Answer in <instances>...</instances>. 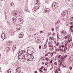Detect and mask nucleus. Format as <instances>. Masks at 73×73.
<instances>
[{
	"label": "nucleus",
	"instance_id": "nucleus-47",
	"mask_svg": "<svg viewBox=\"0 0 73 73\" xmlns=\"http://www.w3.org/2000/svg\"><path fill=\"white\" fill-rule=\"evenodd\" d=\"M59 36H60V35H59V34H57V37H59Z\"/></svg>",
	"mask_w": 73,
	"mask_h": 73
},
{
	"label": "nucleus",
	"instance_id": "nucleus-18",
	"mask_svg": "<svg viewBox=\"0 0 73 73\" xmlns=\"http://www.w3.org/2000/svg\"><path fill=\"white\" fill-rule=\"evenodd\" d=\"M6 50H7V51L8 52L9 51V50H10V49H9V47H7L6 48Z\"/></svg>",
	"mask_w": 73,
	"mask_h": 73
},
{
	"label": "nucleus",
	"instance_id": "nucleus-45",
	"mask_svg": "<svg viewBox=\"0 0 73 73\" xmlns=\"http://www.w3.org/2000/svg\"><path fill=\"white\" fill-rule=\"evenodd\" d=\"M39 49H41V46H39Z\"/></svg>",
	"mask_w": 73,
	"mask_h": 73
},
{
	"label": "nucleus",
	"instance_id": "nucleus-39",
	"mask_svg": "<svg viewBox=\"0 0 73 73\" xmlns=\"http://www.w3.org/2000/svg\"><path fill=\"white\" fill-rule=\"evenodd\" d=\"M10 5L11 6H13V5H14V4L13 3V5L12 4V3H11L10 4Z\"/></svg>",
	"mask_w": 73,
	"mask_h": 73
},
{
	"label": "nucleus",
	"instance_id": "nucleus-34",
	"mask_svg": "<svg viewBox=\"0 0 73 73\" xmlns=\"http://www.w3.org/2000/svg\"><path fill=\"white\" fill-rule=\"evenodd\" d=\"M18 70H19V68H17V69H16V71L17 72V71H18Z\"/></svg>",
	"mask_w": 73,
	"mask_h": 73
},
{
	"label": "nucleus",
	"instance_id": "nucleus-43",
	"mask_svg": "<svg viewBox=\"0 0 73 73\" xmlns=\"http://www.w3.org/2000/svg\"><path fill=\"white\" fill-rule=\"evenodd\" d=\"M67 57V55H66L64 56V58H66Z\"/></svg>",
	"mask_w": 73,
	"mask_h": 73
},
{
	"label": "nucleus",
	"instance_id": "nucleus-27",
	"mask_svg": "<svg viewBox=\"0 0 73 73\" xmlns=\"http://www.w3.org/2000/svg\"><path fill=\"white\" fill-rule=\"evenodd\" d=\"M44 68V66H42L40 68V69H43V68Z\"/></svg>",
	"mask_w": 73,
	"mask_h": 73
},
{
	"label": "nucleus",
	"instance_id": "nucleus-26",
	"mask_svg": "<svg viewBox=\"0 0 73 73\" xmlns=\"http://www.w3.org/2000/svg\"><path fill=\"white\" fill-rule=\"evenodd\" d=\"M13 23H16V20H14V19H13Z\"/></svg>",
	"mask_w": 73,
	"mask_h": 73
},
{
	"label": "nucleus",
	"instance_id": "nucleus-38",
	"mask_svg": "<svg viewBox=\"0 0 73 73\" xmlns=\"http://www.w3.org/2000/svg\"><path fill=\"white\" fill-rule=\"evenodd\" d=\"M52 31H54V29L53 28L51 29Z\"/></svg>",
	"mask_w": 73,
	"mask_h": 73
},
{
	"label": "nucleus",
	"instance_id": "nucleus-3",
	"mask_svg": "<svg viewBox=\"0 0 73 73\" xmlns=\"http://www.w3.org/2000/svg\"><path fill=\"white\" fill-rule=\"evenodd\" d=\"M1 38L3 40H4L6 38V35L4 33L2 34L1 35Z\"/></svg>",
	"mask_w": 73,
	"mask_h": 73
},
{
	"label": "nucleus",
	"instance_id": "nucleus-53",
	"mask_svg": "<svg viewBox=\"0 0 73 73\" xmlns=\"http://www.w3.org/2000/svg\"><path fill=\"white\" fill-rule=\"evenodd\" d=\"M42 63L43 64H44V63H45V62H42Z\"/></svg>",
	"mask_w": 73,
	"mask_h": 73
},
{
	"label": "nucleus",
	"instance_id": "nucleus-64",
	"mask_svg": "<svg viewBox=\"0 0 73 73\" xmlns=\"http://www.w3.org/2000/svg\"><path fill=\"white\" fill-rule=\"evenodd\" d=\"M50 63H52V60L50 61Z\"/></svg>",
	"mask_w": 73,
	"mask_h": 73
},
{
	"label": "nucleus",
	"instance_id": "nucleus-23",
	"mask_svg": "<svg viewBox=\"0 0 73 73\" xmlns=\"http://www.w3.org/2000/svg\"><path fill=\"white\" fill-rule=\"evenodd\" d=\"M68 38V36H65L64 37V39H65V40H66V39H67Z\"/></svg>",
	"mask_w": 73,
	"mask_h": 73
},
{
	"label": "nucleus",
	"instance_id": "nucleus-13",
	"mask_svg": "<svg viewBox=\"0 0 73 73\" xmlns=\"http://www.w3.org/2000/svg\"><path fill=\"white\" fill-rule=\"evenodd\" d=\"M33 58H32V57H31V58H30V59H29V60H28V61H33Z\"/></svg>",
	"mask_w": 73,
	"mask_h": 73
},
{
	"label": "nucleus",
	"instance_id": "nucleus-12",
	"mask_svg": "<svg viewBox=\"0 0 73 73\" xmlns=\"http://www.w3.org/2000/svg\"><path fill=\"white\" fill-rule=\"evenodd\" d=\"M49 10H45L44 12L46 13H49Z\"/></svg>",
	"mask_w": 73,
	"mask_h": 73
},
{
	"label": "nucleus",
	"instance_id": "nucleus-35",
	"mask_svg": "<svg viewBox=\"0 0 73 73\" xmlns=\"http://www.w3.org/2000/svg\"><path fill=\"white\" fill-rule=\"evenodd\" d=\"M54 64H55V65H57V62H55V63H54Z\"/></svg>",
	"mask_w": 73,
	"mask_h": 73
},
{
	"label": "nucleus",
	"instance_id": "nucleus-1",
	"mask_svg": "<svg viewBox=\"0 0 73 73\" xmlns=\"http://www.w3.org/2000/svg\"><path fill=\"white\" fill-rule=\"evenodd\" d=\"M37 7L38 8L40 7V6L38 4H36L34 6V8L33 9V11L34 12H35V11H37V10L38 9L37 8Z\"/></svg>",
	"mask_w": 73,
	"mask_h": 73
},
{
	"label": "nucleus",
	"instance_id": "nucleus-40",
	"mask_svg": "<svg viewBox=\"0 0 73 73\" xmlns=\"http://www.w3.org/2000/svg\"><path fill=\"white\" fill-rule=\"evenodd\" d=\"M70 29H72V28H73V26H70Z\"/></svg>",
	"mask_w": 73,
	"mask_h": 73
},
{
	"label": "nucleus",
	"instance_id": "nucleus-17",
	"mask_svg": "<svg viewBox=\"0 0 73 73\" xmlns=\"http://www.w3.org/2000/svg\"><path fill=\"white\" fill-rule=\"evenodd\" d=\"M48 45H49V47H50V48H52V46H51V45H50V42H49Z\"/></svg>",
	"mask_w": 73,
	"mask_h": 73
},
{
	"label": "nucleus",
	"instance_id": "nucleus-9",
	"mask_svg": "<svg viewBox=\"0 0 73 73\" xmlns=\"http://www.w3.org/2000/svg\"><path fill=\"white\" fill-rule=\"evenodd\" d=\"M26 55V54H25L23 56V57L21 58V60H22V59H24V60H26V58L24 57L25 56V55Z\"/></svg>",
	"mask_w": 73,
	"mask_h": 73
},
{
	"label": "nucleus",
	"instance_id": "nucleus-57",
	"mask_svg": "<svg viewBox=\"0 0 73 73\" xmlns=\"http://www.w3.org/2000/svg\"><path fill=\"white\" fill-rule=\"evenodd\" d=\"M50 53H51V52H48L49 54H50Z\"/></svg>",
	"mask_w": 73,
	"mask_h": 73
},
{
	"label": "nucleus",
	"instance_id": "nucleus-58",
	"mask_svg": "<svg viewBox=\"0 0 73 73\" xmlns=\"http://www.w3.org/2000/svg\"><path fill=\"white\" fill-rule=\"evenodd\" d=\"M63 59H64L63 58H61V60H63Z\"/></svg>",
	"mask_w": 73,
	"mask_h": 73
},
{
	"label": "nucleus",
	"instance_id": "nucleus-29",
	"mask_svg": "<svg viewBox=\"0 0 73 73\" xmlns=\"http://www.w3.org/2000/svg\"><path fill=\"white\" fill-rule=\"evenodd\" d=\"M21 20H23L22 19H21V18H20L19 19V21H21Z\"/></svg>",
	"mask_w": 73,
	"mask_h": 73
},
{
	"label": "nucleus",
	"instance_id": "nucleus-30",
	"mask_svg": "<svg viewBox=\"0 0 73 73\" xmlns=\"http://www.w3.org/2000/svg\"><path fill=\"white\" fill-rule=\"evenodd\" d=\"M20 22L22 24H23V23H24V21H23V20H21V21H20Z\"/></svg>",
	"mask_w": 73,
	"mask_h": 73
},
{
	"label": "nucleus",
	"instance_id": "nucleus-5",
	"mask_svg": "<svg viewBox=\"0 0 73 73\" xmlns=\"http://www.w3.org/2000/svg\"><path fill=\"white\" fill-rule=\"evenodd\" d=\"M24 36V33H20L19 35V38H23Z\"/></svg>",
	"mask_w": 73,
	"mask_h": 73
},
{
	"label": "nucleus",
	"instance_id": "nucleus-62",
	"mask_svg": "<svg viewBox=\"0 0 73 73\" xmlns=\"http://www.w3.org/2000/svg\"><path fill=\"white\" fill-rule=\"evenodd\" d=\"M19 56H20V57H21V54H20V55H19Z\"/></svg>",
	"mask_w": 73,
	"mask_h": 73
},
{
	"label": "nucleus",
	"instance_id": "nucleus-51",
	"mask_svg": "<svg viewBox=\"0 0 73 73\" xmlns=\"http://www.w3.org/2000/svg\"><path fill=\"white\" fill-rule=\"evenodd\" d=\"M35 73H38L37 72V71H35Z\"/></svg>",
	"mask_w": 73,
	"mask_h": 73
},
{
	"label": "nucleus",
	"instance_id": "nucleus-24",
	"mask_svg": "<svg viewBox=\"0 0 73 73\" xmlns=\"http://www.w3.org/2000/svg\"><path fill=\"white\" fill-rule=\"evenodd\" d=\"M67 49V47H65L64 49V51H65Z\"/></svg>",
	"mask_w": 73,
	"mask_h": 73
},
{
	"label": "nucleus",
	"instance_id": "nucleus-15",
	"mask_svg": "<svg viewBox=\"0 0 73 73\" xmlns=\"http://www.w3.org/2000/svg\"><path fill=\"white\" fill-rule=\"evenodd\" d=\"M66 15V13H65V12H64L63 13V15H62V16L63 17H64V16H65V15Z\"/></svg>",
	"mask_w": 73,
	"mask_h": 73
},
{
	"label": "nucleus",
	"instance_id": "nucleus-61",
	"mask_svg": "<svg viewBox=\"0 0 73 73\" xmlns=\"http://www.w3.org/2000/svg\"><path fill=\"white\" fill-rule=\"evenodd\" d=\"M50 42V44L51 45H52V43H51V42Z\"/></svg>",
	"mask_w": 73,
	"mask_h": 73
},
{
	"label": "nucleus",
	"instance_id": "nucleus-44",
	"mask_svg": "<svg viewBox=\"0 0 73 73\" xmlns=\"http://www.w3.org/2000/svg\"><path fill=\"white\" fill-rule=\"evenodd\" d=\"M67 44H65V47H66L67 46Z\"/></svg>",
	"mask_w": 73,
	"mask_h": 73
},
{
	"label": "nucleus",
	"instance_id": "nucleus-55",
	"mask_svg": "<svg viewBox=\"0 0 73 73\" xmlns=\"http://www.w3.org/2000/svg\"><path fill=\"white\" fill-rule=\"evenodd\" d=\"M48 34L49 35H51V33H49Z\"/></svg>",
	"mask_w": 73,
	"mask_h": 73
},
{
	"label": "nucleus",
	"instance_id": "nucleus-6",
	"mask_svg": "<svg viewBox=\"0 0 73 73\" xmlns=\"http://www.w3.org/2000/svg\"><path fill=\"white\" fill-rule=\"evenodd\" d=\"M37 41L38 42V43H40L41 42V41L40 40V38H37Z\"/></svg>",
	"mask_w": 73,
	"mask_h": 73
},
{
	"label": "nucleus",
	"instance_id": "nucleus-14",
	"mask_svg": "<svg viewBox=\"0 0 73 73\" xmlns=\"http://www.w3.org/2000/svg\"><path fill=\"white\" fill-rule=\"evenodd\" d=\"M10 34L11 35H13H13H14V34H15V33L13 32V31H11V33H10Z\"/></svg>",
	"mask_w": 73,
	"mask_h": 73
},
{
	"label": "nucleus",
	"instance_id": "nucleus-59",
	"mask_svg": "<svg viewBox=\"0 0 73 73\" xmlns=\"http://www.w3.org/2000/svg\"><path fill=\"white\" fill-rule=\"evenodd\" d=\"M62 48H64V45H63L62 46Z\"/></svg>",
	"mask_w": 73,
	"mask_h": 73
},
{
	"label": "nucleus",
	"instance_id": "nucleus-25",
	"mask_svg": "<svg viewBox=\"0 0 73 73\" xmlns=\"http://www.w3.org/2000/svg\"><path fill=\"white\" fill-rule=\"evenodd\" d=\"M62 66L63 67H64H64H65V66H65V64H63Z\"/></svg>",
	"mask_w": 73,
	"mask_h": 73
},
{
	"label": "nucleus",
	"instance_id": "nucleus-28",
	"mask_svg": "<svg viewBox=\"0 0 73 73\" xmlns=\"http://www.w3.org/2000/svg\"><path fill=\"white\" fill-rule=\"evenodd\" d=\"M60 44V43H59V42H57L56 44V46H58V44Z\"/></svg>",
	"mask_w": 73,
	"mask_h": 73
},
{
	"label": "nucleus",
	"instance_id": "nucleus-10",
	"mask_svg": "<svg viewBox=\"0 0 73 73\" xmlns=\"http://www.w3.org/2000/svg\"><path fill=\"white\" fill-rule=\"evenodd\" d=\"M46 44H44V48H43V49H45L46 48Z\"/></svg>",
	"mask_w": 73,
	"mask_h": 73
},
{
	"label": "nucleus",
	"instance_id": "nucleus-21",
	"mask_svg": "<svg viewBox=\"0 0 73 73\" xmlns=\"http://www.w3.org/2000/svg\"><path fill=\"white\" fill-rule=\"evenodd\" d=\"M53 39V37H50V40H52Z\"/></svg>",
	"mask_w": 73,
	"mask_h": 73
},
{
	"label": "nucleus",
	"instance_id": "nucleus-52",
	"mask_svg": "<svg viewBox=\"0 0 73 73\" xmlns=\"http://www.w3.org/2000/svg\"><path fill=\"white\" fill-rule=\"evenodd\" d=\"M70 25H72V23L71 22H70Z\"/></svg>",
	"mask_w": 73,
	"mask_h": 73
},
{
	"label": "nucleus",
	"instance_id": "nucleus-42",
	"mask_svg": "<svg viewBox=\"0 0 73 73\" xmlns=\"http://www.w3.org/2000/svg\"><path fill=\"white\" fill-rule=\"evenodd\" d=\"M45 64L46 65H48V62H46L45 63Z\"/></svg>",
	"mask_w": 73,
	"mask_h": 73
},
{
	"label": "nucleus",
	"instance_id": "nucleus-8",
	"mask_svg": "<svg viewBox=\"0 0 73 73\" xmlns=\"http://www.w3.org/2000/svg\"><path fill=\"white\" fill-rule=\"evenodd\" d=\"M12 20H14L17 21V17H15L13 18L12 19Z\"/></svg>",
	"mask_w": 73,
	"mask_h": 73
},
{
	"label": "nucleus",
	"instance_id": "nucleus-7",
	"mask_svg": "<svg viewBox=\"0 0 73 73\" xmlns=\"http://www.w3.org/2000/svg\"><path fill=\"white\" fill-rule=\"evenodd\" d=\"M31 57H32V56H31V55H28V57H29V58H28V59H27V61L28 60H28H29L30 58H31Z\"/></svg>",
	"mask_w": 73,
	"mask_h": 73
},
{
	"label": "nucleus",
	"instance_id": "nucleus-36",
	"mask_svg": "<svg viewBox=\"0 0 73 73\" xmlns=\"http://www.w3.org/2000/svg\"><path fill=\"white\" fill-rule=\"evenodd\" d=\"M69 68L70 70H72V67H69Z\"/></svg>",
	"mask_w": 73,
	"mask_h": 73
},
{
	"label": "nucleus",
	"instance_id": "nucleus-46",
	"mask_svg": "<svg viewBox=\"0 0 73 73\" xmlns=\"http://www.w3.org/2000/svg\"><path fill=\"white\" fill-rule=\"evenodd\" d=\"M48 56V54H45V56Z\"/></svg>",
	"mask_w": 73,
	"mask_h": 73
},
{
	"label": "nucleus",
	"instance_id": "nucleus-37",
	"mask_svg": "<svg viewBox=\"0 0 73 73\" xmlns=\"http://www.w3.org/2000/svg\"><path fill=\"white\" fill-rule=\"evenodd\" d=\"M40 33H44V31H40Z\"/></svg>",
	"mask_w": 73,
	"mask_h": 73
},
{
	"label": "nucleus",
	"instance_id": "nucleus-41",
	"mask_svg": "<svg viewBox=\"0 0 73 73\" xmlns=\"http://www.w3.org/2000/svg\"><path fill=\"white\" fill-rule=\"evenodd\" d=\"M60 20L58 21H57V23L58 24V23H60Z\"/></svg>",
	"mask_w": 73,
	"mask_h": 73
},
{
	"label": "nucleus",
	"instance_id": "nucleus-48",
	"mask_svg": "<svg viewBox=\"0 0 73 73\" xmlns=\"http://www.w3.org/2000/svg\"><path fill=\"white\" fill-rule=\"evenodd\" d=\"M28 57V55H27V59H28V58H29V57Z\"/></svg>",
	"mask_w": 73,
	"mask_h": 73
},
{
	"label": "nucleus",
	"instance_id": "nucleus-33",
	"mask_svg": "<svg viewBox=\"0 0 73 73\" xmlns=\"http://www.w3.org/2000/svg\"><path fill=\"white\" fill-rule=\"evenodd\" d=\"M24 55H21V57H20V58H21H21H22V57H24Z\"/></svg>",
	"mask_w": 73,
	"mask_h": 73
},
{
	"label": "nucleus",
	"instance_id": "nucleus-31",
	"mask_svg": "<svg viewBox=\"0 0 73 73\" xmlns=\"http://www.w3.org/2000/svg\"><path fill=\"white\" fill-rule=\"evenodd\" d=\"M59 48H61V47H62V46L61 45H60L59 46Z\"/></svg>",
	"mask_w": 73,
	"mask_h": 73
},
{
	"label": "nucleus",
	"instance_id": "nucleus-16",
	"mask_svg": "<svg viewBox=\"0 0 73 73\" xmlns=\"http://www.w3.org/2000/svg\"><path fill=\"white\" fill-rule=\"evenodd\" d=\"M7 72L8 73H11V70H7Z\"/></svg>",
	"mask_w": 73,
	"mask_h": 73
},
{
	"label": "nucleus",
	"instance_id": "nucleus-32",
	"mask_svg": "<svg viewBox=\"0 0 73 73\" xmlns=\"http://www.w3.org/2000/svg\"><path fill=\"white\" fill-rule=\"evenodd\" d=\"M46 61H48L49 60V58H46Z\"/></svg>",
	"mask_w": 73,
	"mask_h": 73
},
{
	"label": "nucleus",
	"instance_id": "nucleus-49",
	"mask_svg": "<svg viewBox=\"0 0 73 73\" xmlns=\"http://www.w3.org/2000/svg\"><path fill=\"white\" fill-rule=\"evenodd\" d=\"M55 73H58V71H57V70H56L55 71Z\"/></svg>",
	"mask_w": 73,
	"mask_h": 73
},
{
	"label": "nucleus",
	"instance_id": "nucleus-54",
	"mask_svg": "<svg viewBox=\"0 0 73 73\" xmlns=\"http://www.w3.org/2000/svg\"><path fill=\"white\" fill-rule=\"evenodd\" d=\"M51 46H52V48L53 46V44L51 45Z\"/></svg>",
	"mask_w": 73,
	"mask_h": 73
},
{
	"label": "nucleus",
	"instance_id": "nucleus-22",
	"mask_svg": "<svg viewBox=\"0 0 73 73\" xmlns=\"http://www.w3.org/2000/svg\"><path fill=\"white\" fill-rule=\"evenodd\" d=\"M39 71L40 73H42L43 72L42 70L40 69H39Z\"/></svg>",
	"mask_w": 73,
	"mask_h": 73
},
{
	"label": "nucleus",
	"instance_id": "nucleus-63",
	"mask_svg": "<svg viewBox=\"0 0 73 73\" xmlns=\"http://www.w3.org/2000/svg\"><path fill=\"white\" fill-rule=\"evenodd\" d=\"M27 8H25V11H27Z\"/></svg>",
	"mask_w": 73,
	"mask_h": 73
},
{
	"label": "nucleus",
	"instance_id": "nucleus-20",
	"mask_svg": "<svg viewBox=\"0 0 73 73\" xmlns=\"http://www.w3.org/2000/svg\"><path fill=\"white\" fill-rule=\"evenodd\" d=\"M61 33L62 35H63V34H64V30H62V31Z\"/></svg>",
	"mask_w": 73,
	"mask_h": 73
},
{
	"label": "nucleus",
	"instance_id": "nucleus-60",
	"mask_svg": "<svg viewBox=\"0 0 73 73\" xmlns=\"http://www.w3.org/2000/svg\"><path fill=\"white\" fill-rule=\"evenodd\" d=\"M36 8H37V9H39V7H36Z\"/></svg>",
	"mask_w": 73,
	"mask_h": 73
},
{
	"label": "nucleus",
	"instance_id": "nucleus-56",
	"mask_svg": "<svg viewBox=\"0 0 73 73\" xmlns=\"http://www.w3.org/2000/svg\"><path fill=\"white\" fill-rule=\"evenodd\" d=\"M57 38H58V40H59L60 39V38H59V37H58V36H57Z\"/></svg>",
	"mask_w": 73,
	"mask_h": 73
},
{
	"label": "nucleus",
	"instance_id": "nucleus-4",
	"mask_svg": "<svg viewBox=\"0 0 73 73\" xmlns=\"http://www.w3.org/2000/svg\"><path fill=\"white\" fill-rule=\"evenodd\" d=\"M21 29V26L20 25H17V29H16V31H17V30H20Z\"/></svg>",
	"mask_w": 73,
	"mask_h": 73
},
{
	"label": "nucleus",
	"instance_id": "nucleus-19",
	"mask_svg": "<svg viewBox=\"0 0 73 73\" xmlns=\"http://www.w3.org/2000/svg\"><path fill=\"white\" fill-rule=\"evenodd\" d=\"M61 55H59V56L58 57V58H61L62 57Z\"/></svg>",
	"mask_w": 73,
	"mask_h": 73
},
{
	"label": "nucleus",
	"instance_id": "nucleus-2",
	"mask_svg": "<svg viewBox=\"0 0 73 73\" xmlns=\"http://www.w3.org/2000/svg\"><path fill=\"white\" fill-rule=\"evenodd\" d=\"M58 7V4L56 3H54L52 5V7L53 9H56Z\"/></svg>",
	"mask_w": 73,
	"mask_h": 73
},
{
	"label": "nucleus",
	"instance_id": "nucleus-50",
	"mask_svg": "<svg viewBox=\"0 0 73 73\" xmlns=\"http://www.w3.org/2000/svg\"><path fill=\"white\" fill-rule=\"evenodd\" d=\"M51 56H53V53H52L51 54Z\"/></svg>",
	"mask_w": 73,
	"mask_h": 73
},
{
	"label": "nucleus",
	"instance_id": "nucleus-11",
	"mask_svg": "<svg viewBox=\"0 0 73 73\" xmlns=\"http://www.w3.org/2000/svg\"><path fill=\"white\" fill-rule=\"evenodd\" d=\"M21 54H23V55H24V52H25V50L24 51H21Z\"/></svg>",
	"mask_w": 73,
	"mask_h": 73
}]
</instances>
